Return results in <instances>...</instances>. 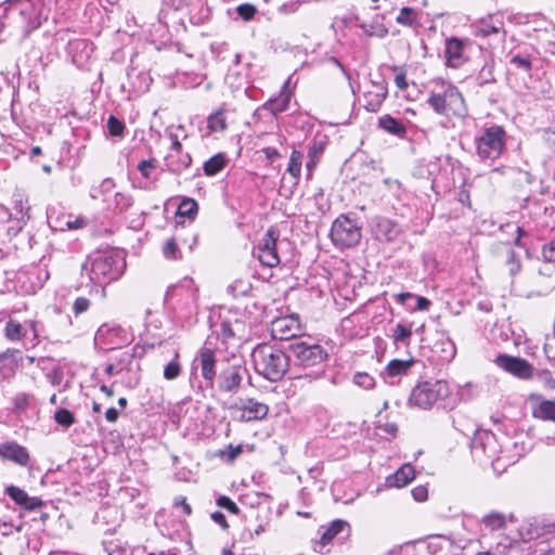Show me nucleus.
I'll list each match as a JSON object with an SVG mask.
<instances>
[{"instance_id": "obj_62", "label": "nucleus", "mask_w": 555, "mask_h": 555, "mask_svg": "<svg viewBox=\"0 0 555 555\" xmlns=\"http://www.w3.org/2000/svg\"><path fill=\"white\" fill-rule=\"evenodd\" d=\"M170 139H171V149L176 152V153H180L181 152V149H182V145L178 139V135L177 134H170Z\"/></svg>"}, {"instance_id": "obj_54", "label": "nucleus", "mask_w": 555, "mask_h": 555, "mask_svg": "<svg viewBox=\"0 0 555 555\" xmlns=\"http://www.w3.org/2000/svg\"><path fill=\"white\" fill-rule=\"evenodd\" d=\"M90 307V300L86 297H78L74 305H73V311L75 315H79L83 312H86Z\"/></svg>"}, {"instance_id": "obj_41", "label": "nucleus", "mask_w": 555, "mask_h": 555, "mask_svg": "<svg viewBox=\"0 0 555 555\" xmlns=\"http://www.w3.org/2000/svg\"><path fill=\"white\" fill-rule=\"evenodd\" d=\"M353 383L366 390L373 389L375 386V379L373 376L365 372H358L353 376Z\"/></svg>"}, {"instance_id": "obj_37", "label": "nucleus", "mask_w": 555, "mask_h": 555, "mask_svg": "<svg viewBox=\"0 0 555 555\" xmlns=\"http://www.w3.org/2000/svg\"><path fill=\"white\" fill-rule=\"evenodd\" d=\"M197 212V203L192 198H185L178 207V215L180 217L193 218Z\"/></svg>"}, {"instance_id": "obj_25", "label": "nucleus", "mask_w": 555, "mask_h": 555, "mask_svg": "<svg viewBox=\"0 0 555 555\" xmlns=\"http://www.w3.org/2000/svg\"><path fill=\"white\" fill-rule=\"evenodd\" d=\"M532 415L535 418L555 422V400H542L532 408Z\"/></svg>"}, {"instance_id": "obj_59", "label": "nucleus", "mask_w": 555, "mask_h": 555, "mask_svg": "<svg viewBox=\"0 0 555 555\" xmlns=\"http://www.w3.org/2000/svg\"><path fill=\"white\" fill-rule=\"evenodd\" d=\"M262 152L264 153L266 157L268 159H270L271 162L275 158H279L280 157V153L279 151L275 149V147H271V146H268V147H264L262 150Z\"/></svg>"}, {"instance_id": "obj_23", "label": "nucleus", "mask_w": 555, "mask_h": 555, "mask_svg": "<svg viewBox=\"0 0 555 555\" xmlns=\"http://www.w3.org/2000/svg\"><path fill=\"white\" fill-rule=\"evenodd\" d=\"M508 521H513V516H506L502 513H490L482 518V525L485 530L490 532L505 529Z\"/></svg>"}, {"instance_id": "obj_19", "label": "nucleus", "mask_w": 555, "mask_h": 555, "mask_svg": "<svg viewBox=\"0 0 555 555\" xmlns=\"http://www.w3.org/2000/svg\"><path fill=\"white\" fill-rule=\"evenodd\" d=\"M415 478V469L411 464L402 465L395 474L386 478L388 488H402Z\"/></svg>"}, {"instance_id": "obj_49", "label": "nucleus", "mask_w": 555, "mask_h": 555, "mask_svg": "<svg viewBox=\"0 0 555 555\" xmlns=\"http://www.w3.org/2000/svg\"><path fill=\"white\" fill-rule=\"evenodd\" d=\"M217 505L222 508H225L229 513L233 515H238L241 512L236 503L225 495H221L220 498L217 499Z\"/></svg>"}, {"instance_id": "obj_44", "label": "nucleus", "mask_w": 555, "mask_h": 555, "mask_svg": "<svg viewBox=\"0 0 555 555\" xmlns=\"http://www.w3.org/2000/svg\"><path fill=\"white\" fill-rule=\"evenodd\" d=\"M55 422L64 427H69L75 423V417L67 409H60L54 414Z\"/></svg>"}, {"instance_id": "obj_36", "label": "nucleus", "mask_w": 555, "mask_h": 555, "mask_svg": "<svg viewBox=\"0 0 555 555\" xmlns=\"http://www.w3.org/2000/svg\"><path fill=\"white\" fill-rule=\"evenodd\" d=\"M323 153V145L321 143H314L309 152V160L307 163L308 177L311 176L312 170L315 168L320 155Z\"/></svg>"}, {"instance_id": "obj_52", "label": "nucleus", "mask_w": 555, "mask_h": 555, "mask_svg": "<svg viewBox=\"0 0 555 555\" xmlns=\"http://www.w3.org/2000/svg\"><path fill=\"white\" fill-rule=\"evenodd\" d=\"M236 12L244 21H249L255 16L256 9L253 4L244 3L237 7Z\"/></svg>"}, {"instance_id": "obj_17", "label": "nucleus", "mask_w": 555, "mask_h": 555, "mask_svg": "<svg viewBox=\"0 0 555 555\" xmlns=\"http://www.w3.org/2000/svg\"><path fill=\"white\" fill-rule=\"evenodd\" d=\"M5 493L20 506L27 511H35L42 506V501L37 496H29L26 491L16 487L9 486Z\"/></svg>"}, {"instance_id": "obj_61", "label": "nucleus", "mask_w": 555, "mask_h": 555, "mask_svg": "<svg viewBox=\"0 0 555 555\" xmlns=\"http://www.w3.org/2000/svg\"><path fill=\"white\" fill-rule=\"evenodd\" d=\"M118 416H119V413H118V411L115 408H109L105 412V418L109 423L116 422L118 420Z\"/></svg>"}, {"instance_id": "obj_40", "label": "nucleus", "mask_w": 555, "mask_h": 555, "mask_svg": "<svg viewBox=\"0 0 555 555\" xmlns=\"http://www.w3.org/2000/svg\"><path fill=\"white\" fill-rule=\"evenodd\" d=\"M178 358L179 354L176 353L175 359L171 360L164 369V377L168 380L176 379L181 373V365Z\"/></svg>"}, {"instance_id": "obj_48", "label": "nucleus", "mask_w": 555, "mask_h": 555, "mask_svg": "<svg viewBox=\"0 0 555 555\" xmlns=\"http://www.w3.org/2000/svg\"><path fill=\"white\" fill-rule=\"evenodd\" d=\"M361 28L370 37L376 36L378 38H384L388 34L387 28L383 25L374 26L371 24H361Z\"/></svg>"}, {"instance_id": "obj_27", "label": "nucleus", "mask_w": 555, "mask_h": 555, "mask_svg": "<svg viewBox=\"0 0 555 555\" xmlns=\"http://www.w3.org/2000/svg\"><path fill=\"white\" fill-rule=\"evenodd\" d=\"M413 364H414L413 359H409V360L393 359L387 364L386 373L390 377L405 375Z\"/></svg>"}, {"instance_id": "obj_53", "label": "nucleus", "mask_w": 555, "mask_h": 555, "mask_svg": "<svg viewBox=\"0 0 555 555\" xmlns=\"http://www.w3.org/2000/svg\"><path fill=\"white\" fill-rule=\"evenodd\" d=\"M511 63L526 72L531 70V61L528 56L516 54L511 59Z\"/></svg>"}, {"instance_id": "obj_45", "label": "nucleus", "mask_w": 555, "mask_h": 555, "mask_svg": "<svg viewBox=\"0 0 555 555\" xmlns=\"http://www.w3.org/2000/svg\"><path fill=\"white\" fill-rule=\"evenodd\" d=\"M406 298L416 299V310H426L430 306V301L426 297L414 296L411 293H402L398 295V299L401 304H404Z\"/></svg>"}, {"instance_id": "obj_16", "label": "nucleus", "mask_w": 555, "mask_h": 555, "mask_svg": "<svg viewBox=\"0 0 555 555\" xmlns=\"http://www.w3.org/2000/svg\"><path fill=\"white\" fill-rule=\"evenodd\" d=\"M0 456L10 460L21 466H26L29 462V453L23 446L16 442H7L0 444Z\"/></svg>"}, {"instance_id": "obj_1", "label": "nucleus", "mask_w": 555, "mask_h": 555, "mask_svg": "<svg viewBox=\"0 0 555 555\" xmlns=\"http://www.w3.org/2000/svg\"><path fill=\"white\" fill-rule=\"evenodd\" d=\"M251 359L255 371L270 382L282 379L289 366L286 353L269 344L257 345L251 352Z\"/></svg>"}, {"instance_id": "obj_55", "label": "nucleus", "mask_w": 555, "mask_h": 555, "mask_svg": "<svg viewBox=\"0 0 555 555\" xmlns=\"http://www.w3.org/2000/svg\"><path fill=\"white\" fill-rule=\"evenodd\" d=\"M411 494L416 502H424L428 498V490L425 486H417L411 490Z\"/></svg>"}, {"instance_id": "obj_3", "label": "nucleus", "mask_w": 555, "mask_h": 555, "mask_svg": "<svg viewBox=\"0 0 555 555\" xmlns=\"http://www.w3.org/2000/svg\"><path fill=\"white\" fill-rule=\"evenodd\" d=\"M448 393L449 387L443 380L423 382L412 389L409 404L421 410H428Z\"/></svg>"}, {"instance_id": "obj_57", "label": "nucleus", "mask_w": 555, "mask_h": 555, "mask_svg": "<svg viewBox=\"0 0 555 555\" xmlns=\"http://www.w3.org/2000/svg\"><path fill=\"white\" fill-rule=\"evenodd\" d=\"M155 165L152 160H142L138 165L139 171L142 173V176L146 179L151 177V169H154Z\"/></svg>"}, {"instance_id": "obj_5", "label": "nucleus", "mask_w": 555, "mask_h": 555, "mask_svg": "<svg viewBox=\"0 0 555 555\" xmlns=\"http://www.w3.org/2000/svg\"><path fill=\"white\" fill-rule=\"evenodd\" d=\"M125 262L118 256H99L91 262L89 279L98 284L113 281L122 273Z\"/></svg>"}, {"instance_id": "obj_20", "label": "nucleus", "mask_w": 555, "mask_h": 555, "mask_svg": "<svg viewBox=\"0 0 555 555\" xmlns=\"http://www.w3.org/2000/svg\"><path fill=\"white\" fill-rule=\"evenodd\" d=\"M243 412L242 418L246 421L262 420L268 415L269 408L262 402H258L254 399H247L242 402L240 406Z\"/></svg>"}, {"instance_id": "obj_4", "label": "nucleus", "mask_w": 555, "mask_h": 555, "mask_svg": "<svg viewBox=\"0 0 555 555\" xmlns=\"http://www.w3.org/2000/svg\"><path fill=\"white\" fill-rule=\"evenodd\" d=\"M331 240L339 248L356 246L361 240V229L354 220L341 215L332 224Z\"/></svg>"}, {"instance_id": "obj_38", "label": "nucleus", "mask_w": 555, "mask_h": 555, "mask_svg": "<svg viewBox=\"0 0 555 555\" xmlns=\"http://www.w3.org/2000/svg\"><path fill=\"white\" fill-rule=\"evenodd\" d=\"M132 197L129 194L122 192L114 194L113 205L119 212L127 210L132 205Z\"/></svg>"}, {"instance_id": "obj_28", "label": "nucleus", "mask_w": 555, "mask_h": 555, "mask_svg": "<svg viewBox=\"0 0 555 555\" xmlns=\"http://www.w3.org/2000/svg\"><path fill=\"white\" fill-rule=\"evenodd\" d=\"M503 28L502 21H493L492 17L488 20H482L479 25L476 27L475 34L476 36L488 37L493 34H499Z\"/></svg>"}, {"instance_id": "obj_42", "label": "nucleus", "mask_w": 555, "mask_h": 555, "mask_svg": "<svg viewBox=\"0 0 555 555\" xmlns=\"http://www.w3.org/2000/svg\"><path fill=\"white\" fill-rule=\"evenodd\" d=\"M412 336V330L410 326L401 323L397 324L392 331V338L397 343H406Z\"/></svg>"}, {"instance_id": "obj_7", "label": "nucleus", "mask_w": 555, "mask_h": 555, "mask_svg": "<svg viewBox=\"0 0 555 555\" xmlns=\"http://www.w3.org/2000/svg\"><path fill=\"white\" fill-rule=\"evenodd\" d=\"M289 350L298 365L305 369L322 364L327 359V352L319 344L296 340L289 345Z\"/></svg>"}, {"instance_id": "obj_43", "label": "nucleus", "mask_w": 555, "mask_h": 555, "mask_svg": "<svg viewBox=\"0 0 555 555\" xmlns=\"http://www.w3.org/2000/svg\"><path fill=\"white\" fill-rule=\"evenodd\" d=\"M494 442V437L492 435H486L485 441L476 439L473 442V453L476 454L478 450H482L489 459L494 456V452H488L487 447H490Z\"/></svg>"}, {"instance_id": "obj_21", "label": "nucleus", "mask_w": 555, "mask_h": 555, "mask_svg": "<svg viewBox=\"0 0 555 555\" xmlns=\"http://www.w3.org/2000/svg\"><path fill=\"white\" fill-rule=\"evenodd\" d=\"M498 253L502 258L503 263L508 268V272L511 276H514L520 271V259L519 255L513 249V247L507 244H501L498 247Z\"/></svg>"}, {"instance_id": "obj_15", "label": "nucleus", "mask_w": 555, "mask_h": 555, "mask_svg": "<svg viewBox=\"0 0 555 555\" xmlns=\"http://www.w3.org/2000/svg\"><path fill=\"white\" fill-rule=\"evenodd\" d=\"M144 347L140 345H135L131 350H122L116 352L112 360L117 365V369L120 373L122 372H132L134 365V359L137 357L141 358L144 354Z\"/></svg>"}, {"instance_id": "obj_32", "label": "nucleus", "mask_w": 555, "mask_h": 555, "mask_svg": "<svg viewBox=\"0 0 555 555\" xmlns=\"http://www.w3.org/2000/svg\"><path fill=\"white\" fill-rule=\"evenodd\" d=\"M191 163L192 158L189 154L183 155L179 160H175V155L172 154L166 157V166L173 173H181L190 167Z\"/></svg>"}, {"instance_id": "obj_14", "label": "nucleus", "mask_w": 555, "mask_h": 555, "mask_svg": "<svg viewBox=\"0 0 555 555\" xmlns=\"http://www.w3.org/2000/svg\"><path fill=\"white\" fill-rule=\"evenodd\" d=\"M201 373L208 387H212L216 378V357L211 349L202 348L197 356Z\"/></svg>"}, {"instance_id": "obj_50", "label": "nucleus", "mask_w": 555, "mask_h": 555, "mask_svg": "<svg viewBox=\"0 0 555 555\" xmlns=\"http://www.w3.org/2000/svg\"><path fill=\"white\" fill-rule=\"evenodd\" d=\"M163 253L167 259H178L180 257L179 248L175 238H170L166 242L163 248Z\"/></svg>"}, {"instance_id": "obj_26", "label": "nucleus", "mask_w": 555, "mask_h": 555, "mask_svg": "<svg viewBox=\"0 0 555 555\" xmlns=\"http://www.w3.org/2000/svg\"><path fill=\"white\" fill-rule=\"evenodd\" d=\"M378 126L387 131L388 133H391L397 137H404L406 129L404 125L397 120L396 118L391 117L390 115H384L378 119Z\"/></svg>"}, {"instance_id": "obj_51", "label": "nucleus", "mask_w": 555, "mask_h": 555, "mask_svg": "<svg viewBox=\"0 0 555 555\" xmlns=\"http://www.w3.org/2000/svg\"><path fill=\"white\" fill-rule=\"evenodd\" d=\"M440 345L442 346V354H441V360L442 361H450L454 358L455 356V352H456V349H455V346L454 344L450 340V339H446V340H442L440 343Z\"/></svg>"}, {"instance_id": "obj_24", "label": "nucleus", "mask_w": 555, "mask_h": 555, "mask_svg": "<svg viewBox=\"0 0 555 555\" xmlns=\"http://www.w3.org/2000/svg\"><path fill=\"white\" fill-rule=\"evenodd\" d=\"M17 366V360L12 351L0 354V380H4L14 375Z\"/></svg>"}, {"instance_id": "obj_18", "label": "nucleus", "mask_w": 555, "mask_h": 555, "mask_svg": "<svg viewBox=\"0 0 555 555\" xmlns=\"http://www.w3.org/2000/svg\"><path fill=\"white\" fill-rule=\"evenodd\" d=\"M400 234L398 224L387 218H378L375 224V235L380 241L392 242Z\"/></svg>"}, {"instance_id": "obj_60", "label": "nucleus", "mask_w": 555, "mask_h": 555, "mask_svg": "<svg viewBox=\"0 0 555 555\" xmlns=\"http://www.w3.org/2000/svg\"><path fill=\"white\" fill-rule=\"evenodd\" d=\"M395 83L400 90H405L408 88V82L404 74H398L395 77Z\"/></svg>"}, {"instance_id": "obj_56", "label": "nucleus", "mask_w": 555, "mask_h": 555, "mask_svg": "<svg viewBox=\"0 0 555 555\" xmlns=\"http://www.w3.org/2000/svg\"><path fill=\"white\" fill-rule=\"evenodd\" d=\"M543 257L550 262H555V237L543 246Z\"/></svg>"}, {"instance_id": "obj_33", "label": "nucleus", "mask_w": 555, "mask_h": 555, "mask_svg": "<svg viewBox=\"0 0 555 555\" xmlns=\"http://www.w3.org/2000/svg\"><path fill=\"white\" fill-rule=\"evenodd\" d=\"M301 164L302 154L299 151L294 150L291 154L289 163L286 170L295 179V183H297L300 178Z\"/></svg>"}, {"instance_id": "obj_39", "label": "nucleus", "mask_w": 555, "mask_h": 555, "mask_svg": "<svg viewBox=\"0 0 555 555\" xmlns=\"http://www.w3.org/2000/svg\"><path fill=\"white\" fill-rule=\"evenodd\" d=\"M207 127L210 131H223L227 128L225 119L221 112L211 114L207 120Z\"/></svg>"}, {"instance_id": "obj_64", "label": "nucleus", "mask_w": 555, "mask_h": 555, "mask_svg": "<svg viewBox=\"0 0 555 555\" xmlns=\"http://www.w3.org/2000/svg\"><path fill=\"white\" fill-rule=\"evenodd\" d=\"M85 221L80 218L75 219L74 221H67L66 225L69 230L79 229L83 227Z\"/></svg>"}, {"instance_id": "obj_46", "label": "nucleus", "mask_w": 555, "mask_h": 555, "mask_svg": "<svg viewBox=\"0 0 555 555\" xmlns=\"http://www.w3.org/2000/svg\"><path fill=\"white\" fill-rule=\"evenodd\" d=\"M397 23L411 26L415 22V13L411 8L404 7L396 17Z\"/></svg>"}, {"instance_id": "obj_13", "label": "nucleus", "mask_w": 555, "mask_h": 555, "mask_svg": "<svg viewBox=\"0 0 555 555\" xmlns=\"http://www.w3.org/2000/svg\"><path fill=\"white\" fill-rule=\"evenodd\" d=\"M244 367L231 365L223 370L219 376L218 387L223 392H236L243 380Z\"/></svg>"}, {"instance_id": "obj_11", "label": "nucleus", "mask_w": 555, "mask_h": 555, "mask_svg": "<svg viewBox=\"0 0 555 555\" xmlns=\"http://www.w3.org/2000/svg\"><path fill=\"white\" fill-rule=\"evenodd\" d=\"M468 47L469 41L467 39L448 38L444 48L446 65L451 68H459L466 63L468 60Z\"/></svg>"}, {"instance_id": "obj_10", "label": "nucleus", "mask_w": 555, "mask_h": 555, "mask_svg": "<svg viewBox=\"0 0 555 555\" xmlns=\"http://www.w3.org/2000/svg\"><path fill=\"white\" fill-rule=\"evenodd\" d=\"M494 363L507 373L520 378L530 379L533 376V366L527 360L508 354L496 356Z\"/></svg>"}, {"instance_id": "obj_2", "label": "nucleus", "mask_w": 555, "mask_h": 555, "mask_svg": "<svg viewBox=\"0 0 555 555\" xmlns=\"http://www.w3.org/2000/svg\"><path fill=\"white\" fill-rule=\"evenodd\" d=\"M427 104L435 113L446 117L455 116L464 118L467 113L464 99L459 89L444 81L436 85V88L427 99Z\"/></svg>"}, {"instance_id": "obj_63", "label": "nucleus", "mask_w": 555, "mask_h": 555, "mask_svg": "<svg viewBox=\"0 0 555 555\" xmlns=\"http://www.w3.org/2000/svg\"><path fill=\"white\" fill-rule=\"evenodd\" d=\"M28 404V396L26 393H20L16 397V406L24 408Z\"/></svg>"}, {"instance_id": "obj_12", "label": "nucleus", "mask_w": 555, "mask_h": 555, "mask_svg": "<svg viewBox=\"0 0 555 555\" xmlns=\"http://www.w3.org/2000/svg\"><path fill=\"white\" fill-rule=\"evenodd\" d=\"M388 93L385 81H371L363 93L364 107L369 112H377Z\"/></svg>"}, {"instance_id": "obj_30", "label": "nucleus", "mask_w": 555, "mask_h": 555, "mask_svg": "<svg viewBox=\"0 0 555 555\" xmlns=\"http://www.w3.org/2000/svg\"><path fill=\"white\" fill-rule=\"evenodd\" d=\"M348 526L347 521L341 519H336L332 521V524L323 531L320 544L322 546L327 545L331 543V541L339 533L341 532L346 527Z\"/></svg>"}, {"instance_id": "obj_6", "label": "nucleus", "mask_w": 555, "mask_h": 555, "mask_svg": "<svg viewBox=\"0 0 555 555\" xmlns=\"http://www.w3.org/2000/svg\"><path fill=\"white\" fill-rule=\"evenodd\" d=\"M505 131L501 126H491L476 139L477 154L483 159H496L504 149Z\"/></svg>"}, {"instance_id": "obj_22", "label": "nucleus", "mask_w": 555, "mask_h": 555, "mask_svg": "<svg viewBox=\"0 0 555 555\" xmlns=\"http://www.w3.org/2000/svg\"><path fill=\"white\" fill-rule=\"evenodd\" d=\"M288 85L289 78L285 81L280 94L264 104V108L270 111L273 115H278L287 109L292 99V92L288 90Z\"/></svg>"}, {"instance_id": "obj_35", "label": "nucleus", "mask_w": 555, "mask_h": 555, "mask_svg": "<svg viewBox=\"0 0 555 555\" xmlns=\"http://www.w3.org/2000/svg\"><path fill=\"white\" fill-rule=\"evenodd\" d=\"M29 205L26 199H24V196L18 193L14 195V210L16 212V216L18 215V220H21L23 223H26L29 219L28 210Z\"/></svg>"}, {"instance_id": "obj_58", "label": "nucleus", "mask_w": 555, "mask_h": 555, "mask_svg": "<svg viewBox=\"0 0 555 555\" xmlns=\"http://www.w3.org/2000/svg\"><path fill=\"white\" fill-rule=\"evenodd\" d=\"M211 519L218 524L223 530H227L229 528V524L225 519V516L223 515V513L219 512V511H216L214 513H211L210 515Z\"/></svg>"}, {"instance_id": "obj_34", "label": "nucleus", "mask_w": 555, "mask_h": 555, "mask_svg": "<svg viewBox=\"0 0 555 555\" xmlns=\"http://www.w3.org/2000/svg\"><path fill=\"white\" fill-rule=\"evenodd\" d=\"M115 188V183L112 179H104L98 188L92 189L91 197L94 199L102 198L104 202H108L106 195L111 193Z\"/></svg>"}, {"instance_id": "obj_8", "label": "nucleus", "mask_w": 555, "mask_h": 555, "mask_svg": "<svg viewBox=\"0 0 555 555\" xmlns=\"http://www.w3.org/2000/svg\"><path fill=\"white\" fill-rule=\"evenodd\" d=\"M279 237V231L271 227L254 248L253 255L258 258L262 266L274 268L280 264V257L276 250Z\"/></svg>"}, {"instance_id": "obj_29", "label": "nucleus", "mask_w": 555, "mask_h": 555, "mask_svg": "<svg viewBox=\"0 0 555 555\" xmlns=\"http://www.w3.org/2000/svg\"><path fill=\"white\" fill-rule=\"evenodd\" d=\"M27 334V330L24 325L15 320H9L4 326V336L11 341H17L23 339Z\"/></svg>"}, {"instance_id": "obj_31", "label": "nucleus", "mask_w": 555, "mask_h": 555, "mask_svg": "<svg viewBox=\"0 0 555 555\" xmlns=\"http://www.w3.org/2000/svg\"><path fill=\"white\" fill-rule=\"evenodd\" d=\"M225 156L219 153L206 160L203 169L206 176H215L225 167Z\"/></svg>"}, {"instance_id": "obj_47", "label": "nucleus", "mask_w": 555, "mask_h": 555, "mask_svg": "<svg viewBox=\"0 0 555 555\" xmlns=\"http://www.w3.org/2000/svg\"><path fill=\"white\" fill-rule=\"evenodd\" d=\"M107 128L112 135L121 137L124 134L125 125L115 116H109L107 120Z\"/></svg>"}, {"instance_id": "obj_9", "label": "nucleus", "mask_w": 555, "mask_h": 555, "mask_svg": "<svg viewBox=\"0 0 555 555\" xmlns=\"http://www.w3.org/2000/svg\"><path fill=\"white\" fill-rule=\"evenodd\" d=\"M271 336L279 340H288L299 336L302 332L301 324L297 315L291 314L276 318L271 322Z\"/></svg>"}]
</instances>
